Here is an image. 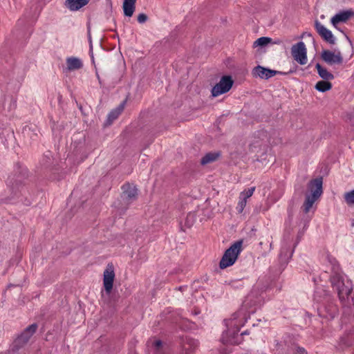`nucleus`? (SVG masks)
I'll use <instances>...</instances> for the list:
<instances>
[{
  "instance_id": "1",
  "label": "nucleus",
  "mask_w": 354,
  "mask_h": 354,
  "mask_svg": "<svg viewBox=\"0 0 354 354\" xmlns=\"http://www.w3.org/2000/svg\"><path fill=\"white\" fill-rule=\"evenodd\" d=\"M247 322L243 313L240 310L235 313L232 318L225 320V324L227 328V330L222 335V342L223 344H239L241 340L238 333L240 328L244 326Z\"/></svg>"
},
{
  "instance_id": "2",
  "label": "nucleus",
  "mask_w": 354,
  "mask_h": 354,
  "mask_svg": "<svg viewBox=\"0 0 354 354\" xmlns=\"http://www.w3.org/2000/svg\"><path fill=\"white\" fill-rule=\"evenodd\" d=\"M328 261L332 267V274L330 278L331 284L333 288L337 290L339 299L345 300L351 292V283L348 280L345 282L344 277L336 259L328 258Z\"/></svg>"
},
{
  "instance_id": "3",
  "label": "nucleus",
  "mask_w": 354,
  "mask_h": 354,
  "mask_svg": "<svg viewBox=\"0 0 354 354\" xmlns=\"http://www.w3.org/2000/svg\"><path fill=\"white\" fill-rule=\"evenodd\" d=\"M322 184L323 180L322 178H317L310 181L308 189L310 191V195L306 196L303 205L305 213H308L310 211L315 201L322 195Z\"/></svg>"
},
{
  "instance_id": "4",
  "label": "nucleus",
  "mask_w": 354,
  "mask_h": 354,
  "mask_svg": "<svg viewBox=\"0 0 354 354\" xmlns=\"http://www.w3.org/2000/svg\"><path fill=\"white\" fill-rule=\"evenodd\" d=\"M242 241H236L225 250L219 263L221 269L230 267L236 262L238 256L242 251Z\"/></svg>"
},
{
  "instance_id": "5",
  "label": "nucleus",
  "mask_w": 354,
  "mask_h": 354,
  "mask_svg": "<svg viewBox=\"0 0 354 354\" xmlns=\"http://www.w3.org/2000/svg\"><path fill=\"white\" fill-rule=\"evenodd\" d=\"M233 84L234 81L231 76H223L220 81L212 88V95L213 97H217L220 95L226 93L231 89Z\"/></svg>"
},
{
  "instance_id": "6",
  "label": "nucleus",
  "mask_w": 354,
  "mask_h": 354,
  "mask_svg": "<svg viewBox=\"0 0 354 354\" xmlns=\"http://www.w3.org/2000/svg\"><path fill=\"white\" fill-rule=\"evenodd\" d=\"M291 53L295 60L301 65L307 63V50L303 41H299L291 48Z\"/></svg>"
},
{
  "instance_id": "7",
  "label": "nucleus",
  "mask_w": 354,
  "mask_h": 354,
  "mask_svg": "<svg viewBox=\"0 0 354 354\" xmlns=\"http://www.w3.org/2000/svg\"><path fill=\"white\" fill-rule=\"evenodd\" d=\"M353 16L354 10L352 9L341 10L330 19V23L335 28L344 32L343 30L339 28V24L346 23Z\"/></svg>"
},
{
  "instance_id": "8",
  "label": "nucleus",
  "mask_w": 354,
  "mask_h": 354,
  "mask_svg": "<svg viewBox=\"0 0 354 354\" xmlns=\"http://www.w3.org/2000/svg\"><path fill=\"white\" fill-rule=\"evenodd\" d=\"M315 28L320 37L326 42L330 44L335 43V38L332 32L317 20L315 22Z\"/></svg>"
},
{
  "instance_id": "9",
  "label": "nucleus",
  "mask_w": 354,
  "mask_h": 354,
  "mask_svg": "<svg viewBox=\"0 0 354 354\" xmlns=\"http://www.w3.org/2000/svg\"><path fill=\"white\" fill-rule=\"evenodd\" d=\"M322 59L327 64L332 65L340 64L343 62L342 54L339 51L335 53L328 50H324L321 54Z\"/></svg>"
},
{
  "instance_id": "10",
  "label": "nucleus",
  "mask_w": 354,
  "mask_h": 354,
  "mask_svg": "<svg viewBox=\"0 0 354 354\" xmlns=\"http://www.w3.org/2000/svg\"><path fill=\"white\" fill-rule=\"evenodd\" d=\"M115 278V273L113 268L110 266L108 267L104 272L103 284L106 292L109 295L113 288V281Z\"/></svg>"
},
{
  "instance_id": "11",
  "label": "nucleus",
  "mask_w": 354,
  "mask_h": 354,
  "mask_svg": "<svg viewBox=\"0 0 354 354\" xmlns=\"http://www.w3.org/2000/svg\"><path fill=\"white\" fill-rule=\"evenodd\" d=\"M277 71L265 67L257 66L252 70V75L261 79L268 80L277 74Z\"/></svg>"
},
{
  "instance_id": "12",
  "label": "nucleus",
  "mask_w": 354,
  "mask_h": 354,
  "mask_svg": "<svg viewBox=\"0 0 354 354\" xmlns=\"http://www.w3.org/2000/svg\"><path fill=\"white\" fill-rule=\"evenodd\" d=\"M90 1L91 0H66L64 6L70 11L75 12L87 5Z\"/></svg>"
},
{
  "instance_id": "13",
  "label": "nucleus",
  "mask_w": 354,
  "mask_h": 354,
  "mask_svg": "<svg viewBox=\"0 0 354 354\" xmlns=\"http://www.w3.org/2000/svg\"><path fill=\"white\" fill-rule=\"evenodd\" d=\"M124 197L128 201H133L138 195V190L133 185L129 183L122 185Z\"/></svg>"
},
{
  "instance_id": "14",
  "label": "nucleus",
  "mask_w": 354,
  "mask_h": 354,
  "mask_svg": "<svg viewBox=\"0 0 354 354\" xmlns=\"http://www.w3.org/2000/svg\"><path fill=\"white\" fill-rule=\"evenodd\" d=\"M66 70L72 71L78 70L83 66V63L80 58L75 57H69L66 58Z\"/></svg>"
},
{
  "instance_id": "15",
  "label": "nucleus",
  "mask_w": 354,
  "mask_h": 354,
  "mask_svg": "<svg viewBox=\"0 0 354 354\" xmlns=\"http://www.w3.org/2000/svg\"><path fill=\"white\" fill-rule=\"evenodd\" d=\"M126 102H122L117 108L112 110L107 116L106 125H110L112 122L118 118V116L123 111Z\"/></svg>"
},
{
  "instance_id": "16",
  "label": "nucleus",
  "mask_w": 354,
  "mask_h": 354,
  "mask_svg": "<svg viewBox=\"0 0 354 354\" xmlns=\"http://www.w3.org/2000/svg\"><path fill=\"white\" fill-rule=\"evenodd\" d=\"M137 0H124L122 8L124 15L131 17L133 16L136 8V3Z\"/></svg>"
},
{
  "instance_id": "17",
  "label": "nucleus",
  "mask_w": 354,
  "mask_h": 354,
  "mask_svg": "<svg viewBox=\"0 0 354 354\" xmlns=\"http://www.w3.org/2000/svg\"><path fill=\"white\" fill-rule=\"evenodd\" d=\"M315 68L317 70L319 75L323 80L328 81L334 79V75L328 71L327 69L323 68L319 63L316 64Z\"/></svg>"
},
{
  "instance_id": "18",
  "label": "nucleus",
  "mask_w": 354,
  "mask_h": 354,
  "mask_svg": "<svg viewBox=\"0 0 354 354\" xmlns=\"http://www.w3.org/2000/svg\"><path fill=\"white\" fill-rule=\"evenodd\" d=\"M220 156L218 152H209L205 154L201 159V165H206L215 161Z\"/></svg>"
},
{
  "instance_id": "19",
  "label": "nucleus",
  "mask_w": 354,
  "mask_h": 354,
  "mask_svg": "<svg viewBox=\"0 0 354 354\" xmlns=\"http://www.w3.org/2000/svg\"><path fill=\"white\" fill-rule=\"evenodd\" d=\"M294 250H289L287 246H282L279 254V258L281 261L287 263V261L292 257Z\"/></svg>"
},
{
  "instance_id": "20",
  "label": "nucleus",
  "mask_w": 354,
  "mask_h": 354,
  "mask_svg": "<svg viewBox=\"0 0 354 354\" xmlns=\"http://www.w3.org/2000/svg\"><path fill=\"white\" fill-rule=\"evenodd\" d=\"M332 88V84L328 80L319 81L315 85V88L320 92H326Z\"/></svg>"
},
{
  "instance_id": "21",
  "label": "nucleus",
  "mask_w": 354,
  "mask_h": 354,
  "mask_svg": "<svg viewBox=\"0 0 354 354\" xmlns=\"http://www.w3.org/2000/svg\"><path fill=\"white\" fill-rule=\"evenodd\" d=\"M37 325L32 324L24 330V342L27 341L30 336H32L36 331Z\"/></svg>"
},
{
  "instance_id": "22",
  "label": "nucleus",
  "mask_w": 354,
  "mask_h": 354,
  "mask_svg": "<svg viewBox=\"0 0 354 354\" xmlns=\"http://www.w3.org/2000/svg\"><path fill=\"white\" fill-rule=\"evenodd\" d=\"M272 41V39L267 37H261L259 39H257L254 43H253V47L256 48L257 46H266L269 43H270Z\"/></svg>"
},
{
  "instance_id": "23",
  "label": "nucleus",
  "mask_w": 354,
  "mask_h": 354,
  "mask_svg": "<svg viewBox=\"0 0 354 354\" xmlns=\"http://www.w3.org/2000/svg\"><path fill=\"white\" fill-rule=\"evenodd\" d=\"M344 199L345 203L351 206L354 205V189L344 193Z\"/></svg>"
},
{
  "instance_id": "24",
  "label": "nucleus",
  "mask_w": 354,
  "mask_h": 354,
  "mask_svg": "<svg viewBox=\"0 0 354 354\" xmlns=\"http://www.w3.org/2000/svg\"><path fill=\"white\" fill-rule=\"evenodd\" d=\"M255 191V187H251L248 189H245L240 193L239 196L242 198H244L245 201H248L249 198H250Z\"/></svg>"
},
{
  "instance_id": "25",
  "label": "nucleus",
  "mask_w": 354,
  "mask_h": 354,
  "mask_svg": "<svg viewBox=\"0 0 354 354\" xmlns=\"http://www.w3.org/2000/svg\"><path fill=\"white\" fill-rule=\"evenodd\" d=\"M195 221H196L195 215L192 213H189L187 215V217L185 218V226L187 228L191 227L195 223Z\"/></svg>"
},
{
  "instance_id": "26",
  "label": "nucleus",
  "mask_w": 354,
  "mask_h": 354,
  "mask_svg": "<svg viewBox=\"0 0 354 354\" xmlns=\"http://www.w3.org/2000/svg\"><path fill=\"white\" fill-rule=\"evenodd\" d=\"M239 200L236 207V210L239 213H242L246 206L247 201L241 198L240 196L239 197Z\"/></svg>"
},
{
  "instance_id": "27",
  "label": "nucleus",
  "mask_w": 354,
  "mask_h": 354,
  "mask_svg": "<svg viewBox=\"0 0 354 354\" xmlns=\"http://www.w3.org/2000/svg\"><path fill=\"white\" fill-rule=\"evenodd\" d=\"M147 16L144 13H140L138 16V21L140 24H144L147 21Z\"/></svg>"
},
{
  "instance_id": "28",
  "label": "nucleus",
  "mask_w": 354,
  "mask_h": 354,
  "mask_svg": "<svg viewBox=\"0 0 354 354\" xmlns=\"http://www.w3.org/2000/svg\"><path fill=\"white\" fill-rule=\"evenodd\" d=\"M295 354H307V353L304 348L297 347L295 351Z\"/></svg>"
},
{
  "instance_id": "29",
  "label": "nucleus",
  "mask_w": 354,
  "mask_h": 354,
  "mask_svg": "<svg viewBox=\"0 0 354 354\" xmlns=\"http://www.w3.org/2000/svg\"><path fill=\"white\" fill-rule=\"evenodd\" d=\"M14 180H15V179H14L13 178H10V183H12V186H13V187L15 186V187H17V189H18V188H19V187H18V183H17V180H15V182H12Z\"/></svg>"
},
{
  "instance_id": "30",
  "label": "nucleus",
  "mask_w": 354,
  "mask_h": 354,
  "mask_svg": "<svg viewBox=\"0 0 354 354\" xmlns=\"http://www.w3.org/2000/svg\"><path fill=\"white\" fill-rule=\"evenodd\" d=\"M154 345L156 348H159L162 345V342L160 340H156L154 342Z\"/></svg>"
},
{
  "instance_id": "31",
  "label": "nucleus",
  "mask_w": 354,
  "mask_h": 354,
  "mask_svg": "<svg viewBox=\"0 0 354 354\" xmlns=\"http://www.w3.org/2000/svg\"><path fill=\"white\" fill-rule=\"evenodd\" d=\"M17 169H18L17 172L19 173V175H20L21 174V170H20L21 169V165H20L19 162L17 163Z\"/></svg>"
},
{
  "instance_id": "32",
  "label": "nucleus",
  "mask_w": 354,
  "mask_h": 354,
  "mask_svg": "<svg viewBox=\"0 0 354 354\" xmlns=\"http://www.w3.org/2000/svg\"><path fill=\"white\" fill-rule=\"evenodd\" d=\"M41 2H43L44 4H46L47 3H49L52 0H39Z\"/></svg>"
},
{
  "instance_id": "33",
  "label": "nucleus",
  "mask_w": 354,
  "mask_h": 354,
  "mask_svg": "<svg viewBox=\"0 0 354 354\" xmlns=\"http://www.w3.org/2000/svg\"><path fill=\"white\" fill-rule=\"evenodd\" d=\"M249 335V332H248V330H245V331H243V332L241 334V336H242V335Z\"/></svg>"
},
{
  "instance_id": "34",
  "label": "nucleus",
  "mask_w": 354,
  "mask_h": 354,
  "mask_svg": "<svg viewBox=\"0 0 354 354\" xmlns=\"http://www.w3.org/2000/svg\"><path fill=\"white\" fill-rule=\"evenodd\" d=\"M352 225L354 226V222H353Z\"/></svg>"
}]
</instances>
